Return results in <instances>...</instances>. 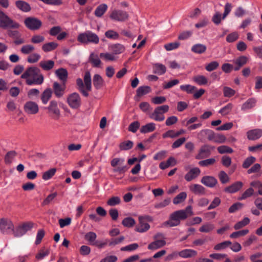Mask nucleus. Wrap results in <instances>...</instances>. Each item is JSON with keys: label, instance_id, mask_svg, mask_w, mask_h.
<instances>
[{"label": "nucleus", "instance_id": "11", "mask_svg": "<svg viewBox=\"0 0 262 262\" xmlns=\"http://www.w3.org/2000/svg\"><path fill=\"white\" fill-rule=\"evenodd\" d=\"M128 17V13L125 11L120 10H114L110 14V18L112 19L118 21H125L127 19Z\"/></svg>", "mask_w": 262, "mask_h": 262}, {"label": "nucleus", "instance_id": "37", "mask_svg": "<svg viewBox=\"0 0 262 262\" xmlns=\"http://www.w3.org/2000/svg\"><path fill=\"white\" fill-rule=\"evenodd\" d=\"M57 43L55 42H50L44 44L42 46V49L44 52H48L54 50L57 47Z\"/></svg>", "mask_w": 262, "mask_h": 262}, {"label": "nucleus", "instance_id": "25", "mask_svg": "<svg viewBox=\"0 0 262 262\" xmlns=\"http://www.w3.org/2000/svg\"><path fill=\"white\" fill-rule=\"evenodd\" d=\"M256 102V99L255 98H250L242 104L241 110L246 111L251 109L255 106Z\"/></svg>", "mask_w": 262, "mask_h": 262}, {"label": "nucleus", "instance_id": "13", "mask_svg": "<svg viewBox=\"0 0 262 262\" xmlns=\"http://www.w3.org/2000/svg\"><path fill=\"white\" fill-rule=\"evenodd\" d=\"M49 113L54 116V117L57 119L60 117V111L58 106V103L55 100H52L50 102L49 105L46 108Z\"/></svg>", "mask_w": 262, "mask_h": 262}, {"label": "nucleus", "instance_id": "60", "mask_svg": "<svg viewBox=\"0 0 262 262\" xmlns=\"http://www.w3.org/2000/svg\"><path fill=\"white\" fill-rule=\"evenodd\" d=\"M217 151L221 154L233 152V149L226 145H222L217 147Z\"/></svg>", "mask_w": 262, "mask_h": 262}, {"label": "nucleus", "instance_id": "29", "mask_svg": "<svg viewBox=\"0 0 262 262\" xmlns=\"http://www.w3.org/2000/svg\"><path fill=\"white\" fill-rule=\"evenodd\" d=\"M55 74L64 83L67 81L68 72L66 69L63 68L59 69L55 71Z\"/></svg>", "mask_w": 262, "mask_h": 262}, {"label": "nucleus", "instance_id": "16", "mask_svg": "<svg viewBox=\"0 0 262 262\" xmlns=\"http://www.w3.org/2000/svg\"><path fill=\"white\" fill-rule=\"evenodd\" d=\"M53 88L54 93L56 97L61 98L63 96L66 90L64 83L61 85L57 82H54L53 85Z\"/></svg>", "mask_w": 262, "mask_h": 262}, {"label": "nucleus", "instance_id": "28", "mask_svg": "<svg viewBox=\"0 0 262 262\" xmlns=\"http://www.w3.org/2000/svg\"><path fill=\"white\" fill-rule=\"evenodd\" d=\"M16 6L18 9L22 11L27 12L30 11L31 7L28 3L23 1L16 2Z\"/></svg>", "mask_w": 262, "mask_h": 262}, {"label": "nucleus", "instance_id": "42", "mask_svg": "<svg viewBox=\"0 0 262 262\" xmlns=\"http://www.w3.org/2000/svg\"><path fill=\"white\" fill-rule=\"evenodd\" d=\"M151 91V89L148 86H140L137 90V95L140 97L149 93Z\"/></svg>", "mask_w": 262, "mask_h": 262}, {"label": "nucleus", "instance_id": "14", "mask_svg": "<svg viewBox=\"0 0 262 262\" xmlns=\"http://www.w3.org/2000/svg\"><path fill=\"white\" fill-rule=\"evenodd\" d=\"M25 112L29 115H34L39 111L38 104L33 101H29L27 102L24 105Z\"/></svg>", "mask_w": 262, "mask_h": 262}, {"label": "nucleus", "instance_id": "57", "mask_svg": "<svg viewBox=\"0 0 262 262\" xmlns=\"http://www.w3.org/2000/svg\"><path fill=\"white\" fill-rule=\"evenodd\" d=\"M233 104L231 103L227 104L226 106L222 108L219 112L223 115L228 114L233 108Z\"/></svg>", "mask_w": 262, "mask_h": 262}, {"label": "nucleus", "instance_id": "9", "mask_svg": "<svg viewBox=\"0 0 262 262\" xmlns=\"http://www.w3.org/2000/svg\"><path fill=\"white\" fill-rule=\"evenodd\" d=\"M14 230V225L12 221L6 218L0 220V231L3 234H10Z\"/></svg>", "mask_w": 262, "mask_h": 262}, {"label": "nucleus", "instance_id": "58", "mask_svg": "<svg viewBox=\"0 0 262 262\" xmlns=\"http://www.w3.org/2000/svg\"><path fill=\"white\" fill-rule=\"evenodd\" d=\"M121 199L119 196H113L108 200L107 204L110 206H114L119 204Z\"/></svg>", "mask_w": 262, "mask_h": 262}, {"label": "nucleus", "instance_id": "15", "mask_svg": "<svg viewBox=\"0 0 262 262\" xmlns=\"http://www.w3.org/2000/svg\"><path fill=\"white\" fill-rule=\"evenodd\" d=\"M201 173V170L198 167L191 168L185 175L184 178L187 182H190L196 179Z\"/></svg>", "mask_w": 262, "mask_h": 262}, {"label": "nucleus", "instance_id": "43", "mask_svg": "<svg viewBox=\"0 0 262 262\" xmlns=\"http://www.w3.org/2000/svg\"><path fill=\"white\" fill-rule=\"evenodd\" d=\"M97 238L96 234L94 232H89L85 234V239L92 245L95 244V240Z\"/></svg>", "mask_w": 262, "mask_h": 262}, {"label": "nucleus", "instance_id": "49", "mask_svg": "<svg viewBox=\"0 0 262 262\" xmlns=\"http://www.w3.org/2000/svg\"><path fill=\"white\" fill-rule=\"evenodd\" d=\"M100 57L104 59L106 61H114L116 59L113 53H101L100 54Z\"/></svg>", "mask_w": 262, "mask_h": 262}, {"label": "nucleus", "instance_id": "56", "mask_svg": "<svg viewBox=\"0 0 262 262\" xmlns=\"http://www.w3.org/2000/svg\"><path fill=\"white\" fill-rule=\"evenodd\" d=\"M239 38V34L237 32H233L229 34L226 37V41L228 42H233Z\"/></svg>", "mask_w": 262, "mask_h": 262}, {"label": "nucleus", "instance_id": "34", "mask_svg": "<svg viewBox=\"0 0 262 262\" xmlns=\"http://www.w3.org/2000/svg\"><path fill=\"white\" fill-rule=\"evenodd\" d=\"M193 80L200 85H205L208 83V79L204 75H198L193 77Z\"/></svg>", "mask_w": 262, "mask_h": 262}, {"label": "nucleus", "instance_id": "59", "mask_svg": "<svg viewBox=\"0 0 262 262\" xmlns=\"http://www.w3.org/2000/svg\"><path fill=\"white\" fill-rule=\"evenodd\" d=\"M56 169L52 168L45 172L42 174V179L45 180H48L51 179L55 173Z\"/></svg>", "mask_w": 262, "mask_h": 262}, {"label": "nucleus", "instance_id": "7", "mask_svg": "<svg viewBox=\"0 0 262 262\" xmlns=\"http://www.w3.org/2000/svg\"><path fill=\"white\" fill-rule=\"evenodd\" d=\"M169 108V106L167 105L158 106L150 115V118L156 121H162L165 119L164 114L167 112Z\"/></svg>", "mask_w": 262, "mask_h": 262}, {"label": "nucleus", "instance_id": "3", "mask_svg": "<svg viewBox=\"0 0 262 262\" xmlns=\"http://www.w3.org/2000/svg\"><path fill=\"white\" fill-rule=\"evenodd\" d=\"M76 84L79 92L83 96L88 97L89 96L88 91H91L92 90V79L90 72L86 71L84 73L83 81L81 78H79L77 79Z\"/></svg>", "mask_w": 262, "mask_h": 262}, {"label": "nucleus", "instance_id": "27", "mask_svg": "<svg viewBox=\"0 0 262 262\" xmlns=\"http://www.w3.org/2000/svg\"><path fill=\"white\" fill-rule=\"evenodd\" d=\"M54 64V62L51 60H42L39 63V67L45 71H49L52 69Z\"/></svg>", "mask_w": 262, "mask_h": 262}, {"label": "nucleus", "instance_id": "19", "mask_svg": "<svg viewBox=\"0 0 262 262\" xmlns=\"http://www.w3.org/2000/svg\"><path fill=\"white\" fill-rule=\"evenodd\" d=\"M247 138L250 140H256L262 136V129H254L247 133Z\"/></svg>", "mask_w": 262, "mask_h": 262}, {"label": "nucleus", "instance_id": "20", "mask_svg": "<svg viewBox=\"0 0 262 262\" xmlns=\"http://www.w3.org/2000/svg\"><path fill=\"white\" fill-rule=\"evenodd\" d=\"M189 189L191 192L197 195H203L205 193V188L200 184H191L189 186Z\"/></svg>", "mask_w": 262, "mask_h": 262}, {"label": "nucleus", "instance_id": "33", "mask_svg": "<svg viewBox=\"0 0 262 262\" xmlns=\"http://www.w3.org/2000/svg\"><path fill=\"white\" fill-rule=\"evenodd\" d=\"M89 61L94 67H100L101 61L97 55L91 53L89 57Z\"/></svg>", "mask_w": 262, "mask_h": 262}, {"label": "nucleus", "instance_id": "36", "mask_svg": "<svg viewBox=\"0 0 262 262\" xmlns=\"http://www.w3.org/2000/svg\"><path fill=\"white\" fill-rule=\"evenodd\" d=\"M107 9V6L103 4L99 5L95 11V15L98 17H101L106 12Z\"/></svg>", "mask_w": 262, "mask_h": 262}, {"label": "nucleus", "instance_id": "50", "mask_svg": "<svg viewBox=\"0 0 262 262\" xmlns=\"http://www.w3.org/2000/svg\"><path fill=\"white\" fill-rule=\"evenodd\" d=\"M256 161V158L253 156L247 158L243 163V167L244 168H249Z\"/></svg>", "mask_w": 262, "mask_h": 262}, {"label": "nucleus", "instance_id": "12", "mask_svg": "<svg viewBox=\"0 0 262 262\" xmlns=\"http://www.w3.org/2000/svg\"><path fill=\"white\" fill-rule=\"evenodd\" d=\"M214 148V146L207 144L204 145L201 147L199 154L196 156V159H201L209 157Z\"/></svg>", "mask_w": 262, "mask_h": 262}, {"label": "nucleus", "instance_id": "26", "mask_svg": "<svg viewBox=\"0 0 262 262\" xmlns=\"http://www.w3.org/2000/svg\"><path fill=\"white\" fill-rule=\"evenodd\" d=\"M93 81L94 86L97 90L101 89L104 84V80L102 77L98 74L94 75Z\"/></svg>", "mask_w": 262, "mask_h": 262}, {"label": "nucleus", "instance_id": "8", "mask_svg": "<svg viewBox=\"0 0 262 262\" xmlns=\"http://www.w3.org/2000/svg\"><path fill=\"white\" fill-rule=\"evenodd\" d=\"M67 102L71 108L77 109L81 104L80 96L79 94L76 92L72 93L68 96Z\"/></svg>", "mask_w": 262, "mask_h": 262}, {"label": "nucleus", "instance_id": "23", "mask_svg": "<svg viewBox=\"0 0 262 262\" xmlns=\"http://www.w3.org/2000/svg\"><path fill=\"white\" fill-rule=\"evenodd\" d=\"M248 58L245 56H241L233 60V62L235 64V66L234 67V70L235 71L239 70L242 67L246 64Z\"/></svg>", "mask_w": 262, "mask_h": 262}, {"label": "nucleus", "instance_id": "10", "mask_svg": "<svg viewBox=\"0 0 262 262\" xmlns=\"http://www.w3.org/2000/svg\"><path fill=\"white\" fill-rule=\"evenodd\" d=\"M25 25L31 30H37L40 28L42 25L41 21L37 18L29 17L24 21Z\"/></svg>", "mask_w": 262, "mask_h": 262}, {"label": "nucleus", "instance_id": "4", "mask_svg": "<svg viewBox=\"0 0 262 262\" xmlns=\"http://www.w3.org/2000/svg\"><path fill=\"white\" fill-rule=\"evenodd\" d=\"M77 40L79 42L84 44L89 43L97 44L99 42V38L98 35L90 31L79 34L77 37Z\"/></svg>", "mask_w": 262, "mask_h": 262}, {"label": "nucleus", "instance_id": "63", "mask_svg": "<svg viewBox=\"0 0 262 262\" xmlns=\"http://www.w3.org/2000/svg\"><path fill=\"white\" fill-rule=\"evenodd\" d=\"M180 83V81L178 79H175L170 80L167 82H165L163 86L164 89H170Z\"/></svg>", "mask_w": 262, "mask_h": 262}, {"label": "nucleus", "instance_id": "39", "mask_svg": "<svg viewBox=\"0 0 262 262\" xmlns=\"http://www.w3.org/2000/svg\"><path fill=\"white\" fill-rule=\"evenodd\" d=\"M16 155V152L15 151L12 150L8 152L6 155L4 160L7 164H11L14 159Z\"/></svg>", "mask_w": 262, "mask_h": 262}, {"label": "nucleus", "instance_id": "5", "mask_svg": "<svg viewBox=\"0 0 262 262\" xmlns=\"http://www.w3.org/2000/svg\"><path fill=\"white\" fill-rule=\"evenodd\" d=\"M138 219L139 223L136 226L135 230L140 233L147 231L150 228L148 222L152 221V217L149 215L140 216Z\"/></svg>", "mask_w": 262, "mask_h": 262}, {"label": "nucleus", "instance_id": "41", "mask_svg": "<svg viewBox=\"0 0 262 262\" xmlns=\"http://www.w3.org/2000/svg\"><path fill=\"white\" fill-rule=\"evenodd\" d=\"M187 198V193L185 192H182L178 194L173 199V203L174 204H178L184 202Z\"/></svg>", "mask_w": 262, "mask_h": 262}, {"label": "nucleus", "instance_id": "32", "mask_svg": "<svg viewBox=\"0 0 262 262\" xmlns=\"http://www.w3.org/2000/svg\"><path fill=\"white\" fill-rule=\"evenodd\" d=\"M153 69L154 73L157 74L159 75L164 74L166 71V67L163 64L159 63L154 64Z\"/></svg>", "mask_w": 262, "mask_h": 262}, {"label": "nucleus", "instance_id": "21", "mask_svg": "<svg viewBox=\"0 0 262 262\" xmlns=\"http://www.w3.org/2000/svg\"><path fill=\"white\" fill-rule=\"evenodd\" d=\"M197 254L196 251L191 249H185L178 252L179 256L183 258L193 257Z\"/></svg>", "mask_w": 262, "mask_h": 262}, {"label": "nucleus", "instance_id": "44", "mask_svg": "<svg viewBox=\"0 0 262 262\" xmlns=\"http://www.w3.org/2000/svg\"><path fill=\"white\" fill-rule=\"evenodd\" d=\"M249 222V219L247 217H245L242 221H239L235 224L234 226V228L235 230H238L248 225Z\"/></svg>", "mask_w": 262, "mask_h": 262}, {"label": "nucleus", "instance_id": "55", "mask_svg": "<svg viewBox=\"0 0 262 262\" xmlns=\"http://www.w3.org/2000/svg\"><path fill=\"white\" fill-rule=\"evenodd\" d=\"M105 36L107 38L112 39H117L119 38L118 33L113 30H109L106 31L105 33Z\"/></svg>", "mask_w": 262, "mask_h": 262}, {"label": "nucleus", "instance_id": "38", "mask_svg": "<svg viewBox=\"0 0 262 262\" xmlns=\"http://www.w3.org/2000/svg\"><path fill=\"white\" fill-rule=\"evenodd\" d=\"M111 50L115 54H119L123 53L125 51L124 47L121 44H115L112 46Z\"/></svg>", "mask_w": 262, "mask_h": 262}, {"label": "nucleus", "instance_id": "51", "mask_svg": "<svg viewBox=\"0 0 262 262\" xmlns=\"http://www.w3.org/2000/svg\"><path fill=\"white\" fill-rule=\"evenodd\" d=\"M249 233L248 229L240 230L238 231L234 232L230 235V237L231 238H237L240 236H243Z\"/></svg>", "mask_w": 262, "mask_h": 262}, {"label": "nucleus", "instance_id": "40", "mask_svg": "<svg viewBox=\"0 0 262 262\" xmlns=\"http://www.w3.org/2000/svg\"><path fill=\"white\" fill-rule=\"evenodd\" d=\"M231 245V242L230 241H226L215 245L213 249L216 251H220L226 249Z\"/></svg>", "mask_w": 262, "mask_h": 262}, {"label": "nucleus", "instance_id": "61", "mask_svg": "<svg viewBox=\"0 0 262 262\" xmlns=\"http://www.w3.org/2000/svg\"><path fill=\"white\" fill-rule=\"evenodd\" d=\"M224 96L226 97H231L235 95V91L228 86H225L223 88Z\"/></svg>", "mask_w": 262, "mask_h": 262}, {"label": "nucleus", "instance_id": "17", "mask_svg": "<svg viewBox=\"0 0 262 262\" xmlns=\"http://www.w3.org/2000/svg\"><path fill=\"white\" fill-rule=\"evenodd\" d=\"M201 182L208 187L213 188L217 184V180L214 177L206 176L202 178Z\"/></svg>", "mask_w": 262, "mask_h": 262}, {"label": "nucleus", "instance_id": "47", "mask_svg": "<svg viewBox=\"0 0 262 262\" xmlns=\"http://www.w3.org/2000/svg\"><path fill=\"white\" fill-rule=\"evenodd\" d=\"M135 223L136 222L135 220L131 217H126L122 222V224L124 227L128 228L134 226Z\"/></svg>", "mask_w": 262, "mask_h": 262}, {"label": "nucleus", "instance_id": "2", "mask_svg": "<svg viewBox=\"0 0 262 262\" xmlns=\"http://www.w3.org/2000/svg\"><path fill=\"white\" fill-rule=\"evenodd\" d=\"M193 214L191 206H187L185 209L173 212L169 217V220L165 224L169 227L177 226L180 225L181 220H184Z\"/></svg>", "mask_w": 262, "mask_h": 262}, {"label": "nucleus", "instance_id": "31", "mask_svg": "<svg viewBox=\"0 0 262 262\" xmlns=\"http://www.w3.org/2000/svg\"><path fill=\"white\" fill-rule=\"evenodd\" d=\"M206 46L201 43L195 44L191 48V51L193 52L199 54L204 53L206 51Z\"/></svg>", "mask_w": 262, "mask_h": 262}, {"label": "nucleus", "instance_id": "30", "mask_svg": "<svg viewBox=\"0 0 262 262\" xmlns=\"http://www.w3.org/2000/svg\"><path fill=\"white\" fill-rule=\"evenodd\" d=\"M156 129V124L153 122H150L143 125L140 128V132L142 134L150 133Z\"/></svg>", "mask_w": 262, "mask_h": 262}, {"label": "nucleus", "instance_id": "18", "mask_svg": "<svg viewBox=\"0 0 262 262\" xmlns=\"http://www.w3.org/2000/svg\"><path fill=\"white\" fill-rule=\"evenodd\" d=\"M243 186V183L241 181H237L231 185L226 187L224 191L229 193H234L239 191Z\"/></svg>", "mask_w": 262, "mask_h": 262}, {"label": "nucleus", "instance_id": "54", "mask_svg": "<svg viewBox=\"0 0 262 262\" xmlns=\"http://www.w3.org/2000/svg\"><path fill=\"white\" fill-rule=\"evenodd\" d=\"M219 178L223 184H225L229 181L230 178L224 171H221L218 174Z\"/></svg>", "mask_w": 262, "mask_h": 262}, {"label": "nucleus", "instance_id": "6", "mask_svg": "<svg viewBox=\"0 0 262 262\" xmlns=\"http://www.w3.org/2000/svg\"><path fill=\"white\" fill-rule=\"evenodd\" d=\"M19 27V24L14 21L3 11L0 10V28H18Z\"/></svg>", "mask_w": 262, "mask_h": 262}, {"label": "nucleus", "instance_id": "45", "mask_svg": "<svg viewBox=\"0 0 262 262\" xmlns=\"http://www.w3.org/2000/svg\"><path fill=\"white\" fill-rule=\"evenodd\" d=\"M133 142L130 140L125 141L120 144L119 148L122 150H129L133 147Z\"/></svg>", "mask_w": 262, "mask_h": 262}, {"label": "nucleus", "instance_id": "46", "mask_svg": "<svg viewBox=\"0 0 262 262\" xmlns=\"http://www.w3.org/2000/svg\"><path fill=\"white\" fill-rule=\"evenodd\" d=\"M181 90L186 92L188 94H192L196 90V87L190 84L181 85L180 87Z\"/></svg>", "mask_w": 262, "mask_h": 262}, {"label": "nucleus", "instance_id": "48", "mask_svg": "<svg viewBox=\"0 0 262 262\" xmlns=\"http://www.w3.org/2000/svg\"><path fill=\"white\" fill-rule=\"evenodd\" d=\"M40 58V55L37 53L30 54L27 57V61L30 63H34L37 62Z\"/></svg>", "mask_w": 262, "mask_h": 262}, {"label": "nucleus", "instance_id": "35", "mask_svg": "<svg viewBox=\"0 0 262 262\" xmlns=\"http://www.w3.org/2000/svg\"><path fill=\"white\" fill-rule=\"evenodd\" d=\"M35 50V47L30 44H27L23 46L20 48V52L25 55H28L32 53Z\"/></svg>", "mask_w": 262, "mask_h": 262}, {"label": "nucleus", "instance_id": "52", "mask_svg": "<svg viewBox=\"0 0 262 262\" xmlns=\"http://www.w3.org/2000/svg\"><path fill=\"white\" fill-rule=\"evenodd\" d=\"M214 228V226L213 224L211 223H207L206 224L202 226L200 229L199 231L201 232H209L213 230Z\"/></svg>", "mask_w": 262, "mask_h": 262}, {"label": "nucleus", "instance_id": "1", "mask_svg": "<svg viewBox=\"0 0 262 262\" xmlns=\"http://www.w3.org/2000/svg\"><path fill=\"white\" fill-rule=\"evenodd\" d=\"M21 78L26 80V83L29 85H40L44 81V77L39 68L30 67L27 68L21 75Z\"/></svg>", "mask_w": 262, "mask_h": 262}, {"label": "nucleus", "instance_id": "22", "mask_svg": "<svg viewBox=\"0 0 262 262\" xmlns=\"http://www.w3.org/2000/svg\"><path fill=\"white\" fill-rule=\"evenodd\" d=\"M166 244V242L164 239H155L154 242L148 245V249L150 250L155 251L164 247Z\"/></svg>", "mask_w": 262, "mask_h": 262}, {"label": "nucleus", "instance_id": "62", "mask_svg": "<svg viewBox=\"0 0 262 262\" xmlns=\"http://www.w3.org/2000/svg\"><path fill=\"white\" fill-rule=\"evenodd\" d=\"M57 193L54 192L51 193L47 196V197L43 201L42 205H49L54 199L57 196Z\"/></svg>", "mask_w": 262, "mask_h": 262}, {"label": "nucleus", "instance_id": "24", "mask_svg": "<svg viewBox=\"0 0 262 262\" xmlns=\"http://www.w3.org/2000/svg\"><path fill=\"white\" fill-rule=\"evenodd\" d=\"M53 91L51 88H47L44 90L41 95V100L43 104L48 103L52 97Z\"/></svg>", "mask_w": 262, "mask_h": 262}, {"label": "nucleus", "instance_id": "64", "mask_svg": "<svg viewBox=\"0 0 262 262\" xmlns=\"http://www.w3.org/2000/svg\"><path fill=\"white\" fill-rule=\"evenodd\" d=\"M124 239V237L123 236L119 238H112L108 243L109 246L114 247L118 244H120Z\"/></svg>", "mask_w": 262, "mask_h": 262}, {"label": "nucleus", "instance_id": "53", "mask_svg": "<svg viewBox=\"0 0 262 262\" xmlns=\"http://www.w3.org/2000/svg\"><path fill=\"white\" fill-rule=\"evenodd\" d=\"M219 67V63L216 61H213L206 65L205 69L208 72H211L216 70Z\"/></svg>", "mask_w": 262, "mask_h": 262}]
</instances>
